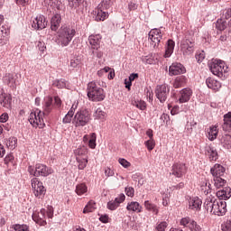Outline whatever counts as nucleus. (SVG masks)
Returning a JSON list of instances; mask_svg holds the SVG:
<instances>
[{"label": "nucleus", "instance_id": "052dcab7", "mask_svg": "<svg viewBox=\"0 0 231 231\" xmlns=\"http://www.w3.org/2000/svg\"><path fill=\"white\" fill-rule=\"evenodd\" d=\"M118 162L120 165H122V167H124L125 169H128V167H131V162H129L127 160L124 158H120Z\"/></svg>", "mask_w": 231, "mask_h": 231}, {"label": "nucleus", "instance_id": "ddd939ff", "mask_svg": "<svg viewBox=\"0 0 231 231\" xmlns=\"http://www.w3.org/2000/svg\"><path fill=\"white\" fill-rule=\"evenodd\" d=\"M180 50L183 55H192L194 53V42L190 40H184L180 43Z\"/></svg>", "mask_w": 231, "mask_h": 231}, {"label": "nucleus", "instance_id": "0e129e2a", "mask_svg": "<svg viewBox=\"0 0 231 231\" xmlns=\"http://www.w3.org/2000/svg\"><path fill=\"white\" fill-rule=\"evenodd\" d=\"M80 66V60L76 58L70 60V68H79Z\"/></svg>", "mask_w": 231, "mask_h": 231}, {"label": "nucleus", "instance_id": "37998d69", "mask_svg": "<svg viewBox=\"0 0 231 231\" xmlns=\"http://www.w3.org/2000/svg\"><path fill=\"white\" fill-rule=\"evenodd\" d=\"M52 85L54 88H58V89H62L66 88V81L63 79H56L53 81Z\"/></svg>", "mask_w": 231, "mask_h": 231}, {"label": "nucleus", "instance_id": "5701e85b", "mask_svg": "<svg viewBox=\"0 0 231 231\" xmlns=\"http://www.w3.org/2000/svg\"><path fill=\"white\" fill-rule=\"evenodd\" d=\"M126 210H128V212H136L137 214H139L140 212H142V210H143V208L140 205V203L136 201H132L128 202L126 206Z\"/></svg>", "mask_w": 231, "mask_h": 231}, {"label": "nucleus", "instance_id": "aec40b11", "mask_svg": "<svg viewBox=\"0 0 231 231\" xmlns=\"http://www.w3.org/2000/svg\"><path fill=\"white\" fill-rule=\"evenodd\" d=\"M201 205H203V201L198 197L190 198L189 200V208L190 210H201Z\"/></svg>", "mask_w": 231, "mask_h": 231}, {"label": "nucleus", "instance_id": "de8ad7c7", "mask_svg": "<svg viewBox=\"0 0 231 231\" xmlns=\"http://www.w3.org/2000/svg\"><path fill=\"white\" fill-rule=\"evenodd\" d=\"M94 117L97 120H104L106 118V112H104L101 108H97L95 111Z\"/></svg>", "mask_w": 231, "mask_h": 231}, {"label": "nucleus", "instance_id": "864d4df0", "mask_svg": "<svg viewBox=\"0 0 231 231\" xmlns=\"http://www.w3.org/2000/svg\"><path fill=\"white\" fill-rule=\"evenodd\" d=\"M182 87H183V78H176L173 83V88H175V89H178V88H182Z\"/></svg>", "mask_w": 231, "mask_h": 231}, {"label": "nucleus", "instance_id": "c03bdc74", "mask_svg": "<svg viewBox=\"0 0 231 231\" xmlns=\"http://www.w3.org/2000/svg\"><path fill=\"white\" fill-rule=\"evenodd\" d=\"M226 26H227L226 22L222 19L217 20L216 23V28L219 32H223V30H226Z\"/></svg>", "mask_w": 231, "mask_h": 231}, {"label": "nucleus", "instance_id": "dca6fc26", "mask_svg": "<svg viewBox=\"0 0 231 231\" xmlns=\"http://www.w3.org/2000/svg\"><path fill=\"white\" fill-rule=\"evenodd\" d=\"M169 71L171 76H174L181 75L185 73L187 70L185 69V67L181 63H173L170 66Z\"/></svg>", "mask_w": 231, "mask_h": 231}, {"label": "nucleus", "instance_id": "f257e3e1", "mask_svg": "<svg viewBox=\"0 0 231 231\" xmlns=\"http://www.w3.org/2000/svg\"><path fill=\"white\" fill-rule=\"evenodd\" d=\"M204 208L214 216H225L226 214V202L214 197H208L205 199Z\"/></svg>", "mask_w": 231, "mask_h": 231}, {"label": "nucleus", "instance_id": "20e7f679", "mask_svg": "<svg viewBox=\"0 0 231 231\" xmlns=\"http://www.w3.org/2000/svg\"><path fill=\"white\" fill-rule=\"evenodd\" d=\"M28 172L35 178H39V176L47 178L50 174H53V170L46 166V164L37 163L35 166H29Z\"/></svg>", "mask_w": 231, "mask_h": 231}, {"label": "nucleus", "instance_id": "774afa93", "mask_svg": "<svg viewBox=\"0 0 231 231\" xmlns=\"http://www.w3.org/2000/svg\"><path fill=\"white\" fill-rule=\"evenodd\" d=\"M45 214L49 217V219H51V217H53V207L49 206L47 208V211H45Z\"/></svg>", "mask_w": 231, "mask_h": 231}, {"label": "nucleus", "instance_id": "2f4dec72", "mask_svg": "<svg viewBox=\"0 0 231 231\" xmlns=\"http://www.w3.org/2000/svg\"><path fill=\"white\" fill-rule=\"evenodd\" d=\"M220 143L224 149H231V135H223L220 139Z\"/></svg>", "mask_w": 231, "mask_h": 231}, {"label": "nucleus", "instance_id": "a211bd4d", "mask_svg": "<svg viewBox=\"0 0 231 231\" xmlns=\"http://www.w3.org/2000/svg\"><path fill=\"white\" fill-rule=\"evenodd\" d=\"M0 98V104L3 106V107H5L6 109H12V96L5 93V90L2 89Z\"/></svg>", "mask_w": 231, "mask_h": 231}, {"label": "nucleus", "instance_id": "bb28decb", "mask_svg": "<svg viewBox=\"0 0 231 231\" xmlns=\"http://www.w3.org/2000/svg\"><path fill=\"white\" fill-rule=\"evenodd\" d=\"M206 84L209 89H213L214 91H217L221 88V83L212 78H208Z\"/></svg>", "mask_w": 231, "mask_h": 231}, {"label": "nucleus", "instance_id": "1a4fd4ad", "mask_svg": "<svg viewBox=\"0 0 231 231\" xmlns=\"http://www.w3.org/2000/svg\"><path fill=\"white\" fill-rule=\"evenodd\" d=\"M170 91H171V88L166 84L158 85L156 87L155 95L158 100H160L162 104H163V102L167 100V97H169Z\"/></svg>", "mask_w": 231, "mask_h": 231}, {"label": "nucleus", "instance_id": "39448f33", "mask_svg": "<svg viewBox=\"0 0 231 231\" xmlns=\"http://www.w3.org/2000/svg\"><path fill=\"white\" fill-rule=\"evenodd\" d=\"M91 122V114L88 110H81L76 113L72 120L75 127H84Z\"/></svg>", "mask_w": 231, "mask_h": 231}, {"label": "nucleus", "instance_id": "c85d7f7f", "mask_svg": "<svg viewBox=\"0 0 231 231\" xmlns=\"http://www.w3.org/2000/svg\"><path fill=\"white\" fill-rule=\"evenodd\" d=\"M174 46H175L174 41L168 40L165 47V54H164L165 59H169V57H171V55L174 53Z\"/></svg>", "mask_w": 231, "mask_h": 231}, {"label": "nucleus", "instance_id": "72a5a7b5", "mask_svg": "<svg viewBox=\"0 0 231 231\" xmlns=\"http://www.w3.org/2000/svg\"><path fill=\"white\" fill-rule=\"evenodd\" d=\"M105 9H101L97 7V12L96 15V21H106L107 17H109V13L104 11Z\"/></svg>", "mask_w": 231, "mask_h": 231}, {"label": "nucleus", "instance_id": "b1692460", "mask_svg": "<svg viewBox=\"0 0 231 231\" xmlns=\"http://www.w3.org/2000/svg\"><path fill=\"white\" fill-rule=\"evenodd\" d=\"M60 21H62L60 14H57L52 16L51 20V30H52V32H57V30H59V26H60Z\"/></svg>", "mask_w": 231, "mask_h": 231}, {"label": "nucleus", "instance_id": "a18cd8bd", "mask_svg": "<svg viewBox=\"0 0 231 231\" xmlns=\"http://www.w3.org/2000/svg\"><path fill=\"white\" fill-rule=\"evenodd\" d=\"M201 192L205 194V196H208L212 192V188H210V182H206L205 184H202L201 186Z\"/></svg>", "mask_w": 231, "mask_h": 231}, {"label": "nucleus", "instance_id": "49530a36", "mask_svg": "<svg viewBox=\"0 0 231 231\" xmlns=\"http://www.w3.org/2000/svg\"><path fill=\"white\" fill-rule=\"evenodd\" d=\"M11 228L14 231H30V229L28 228V226L26 225H21V224H14L11 226Z\"/></svg>", "mask_w": 231, "mask_h": 231}, {"label": "nucleus", "instance_id": "ea45409f", "mask_svg": "<svg viewBox=\"0 0 231 231\" xmlns=\"http://www.w3.org/2000/svg\"><path fill=\"white\" fill-rule=\"evenodd\" d=\"M6 147H8V149H11L12 151H14V149H15V147H17V138L15 137H10L6 143Z\"/></svg>", "mask_w": 231, "mask_h": 231}, {"label": "nucleus", "instance_id": "f3484780", "mask_svg": "<svg viewBox=\"0 0 231 231\" xmlns=\"http://www.w3.org/2000/svg\"><path fill=\"white\" fill-rule=\"evenodd\" d=\"M190 97H192V89L190 88H183L180 91L179 96V103L185 104L190 100Z\"/></svg>", "mask_w": 231, "mask_h": 231}, {"label": "nucleus", "instance_id": "bf43d9fd", "mask_svg": "<svg viewBox=\"0 0 231 231\" xmlns=\"http://www.w3.org/2000/svg\"><path fill=\"white\" fill-rule=\"evenodd\" d=\"M36 46L38 50L42 51V53H44V51H46V43H44V42H37Z\"/></svg>", "mask_w": 231, "mask_h": 231}, {"label": "nucleus", "instance_id": "58836bf2", "mask_svg": "<svg viewBox=\"0 0 231 231\" xmlns=\"http://www.w3.org/2000/svg\"><path fill=\"white\" fill-rule=\"evenodd\" d=\"M88 192V186L86 184H79L76 186V194L82 196Z\"/></svg>", "mask_w": 231, "mask_h": 231}, {"label": "nucleus", "instance_id": "5fc2aeb1", "mask_svg": "<svg viewBox=\"0 0 231 231\" xmlns=\"http://www.w3.org/2000/svg\"><path fill=\"white\" fill-rule=\"evenodd\" d=\"M156 143H154V139H149L148 141L145 142V146L147 147L148 151H152Z\"/></svg>", "mask_w": 231, "mask_h": 231}, {"label": "nucleus", "instance_id": "a878e982", "mask_svg": "<svg viewBox=\"0 0 231 231\" xmlns=\"http://www.w3.org/2000/svg\"><path fill=\"white\" fill-rule=\"evenodd\" d=\"M205 152L206 155L208 156L210 162H216V160L218 158L217 151H216L215 148L210 145L206 146Z\"/></svg>", "mask_w": 231, "mask_h": 231}, {"label": "nucleus", "instance_id": "2eb2a0df", "mask_svg": "<svg viewBox=\"0 0 231 231\" xmlns=\"http://www.w3.org/2000/svg\"><path fill=\"white\" fill-rule=\"evenodd\" d=\"M42 114L45 116H48L49 114L51 113V110L53 109V97H45L42 103Z\"/></svg>", "mask_w": 231, "mask_h": 231}, {"label": "nucleus", "instance_id": "9b49d317", "mask_svg": "<svg viewBox=\"0 0 231 231\" xmlns=\"http://www.w3.org/2000/svg\"><path fill=\"white\" fill-rule=\"evenodd\" d=\"M148 37L150 41H152V46L156 48V45L160 44V41H162V31H160V29H152L148 34Z\"/></svg>", "mask_w": 231, "mask_h": 231}, {"label": "nucleus", "instance_id": "cd10ccee", "mask_svg": "<svg viewBox=\"0 0 231 231\" xmlns=\"http://www.w3.org/2000/svg\"><path fill=\"white\" fill-rule=\"evenodd\" d=\"M217 197L221 201H225V199H229L231 197L230 188H226V189H219L217 191Z\"/></svg>", "mask_w": 231, "mask_h": 231}, {"label": "nucleus", "instance_id": "412c9836", "mask_svg": "<svg viewBox=\"0 0 231 231\" xmlns=\"http://www.w3.org/2000/svg\"><path fill=\"white\" fill-rule=\"evenodd\" d=\"M17 80V76L16 74H12V73H6L3 77V81L4 84H6L10 88H14L15 87V82Z\"/></svg>", "mask_w": 231, "mask_h": 231}, {"label": "nucleus", "instance_id": "f704fd0d", "mask_svg": "<svg viewBox=\"0 0 231 231\" xmlns=\"http://www.w3.org/2000/svg\"><path fill=\"white\" fill-rule=\"evenodd\" d=\"M74 154L77 158H88V148L86 147H79L74 151Z\"/></svg>", "mask_w": 231, "mask_h": 231}, {"label": "nucleus", "instance_id": "f8f14e48", "mask_svg": "<svg viewBox=\"0 0 231 231\" xmlns=\"http://www.w3.org/2000/svg\"><path fill=\"white\" fill-rule=\"evenodd\" d=\"M32 26L34 30H44L48 26V21L44 15L40 14L32 21Z\"/></svg>", "mask_w": 231, "mask_h": 231}, {"label": "nucleus", "instance_id": "603ef678", "mask_svg": "<svg viewBox=\"0 0 231 231\" xmlns=\"http://www.w3.org/2000/svg\"><path fill=\"white\" fill-rule=\"evenodd\" d=\"M189 230L191 231H201V226L194 220L191 221L189 225Z\"/></svg>", "mask_w": 231, "mask_h": 231}, {"label": "nucleus", "instance_id": "4d7b16f0", "mask_svg": "<svg viewBox=\"0 0 231 231\" xmlns=\"http://www.w3.org/2000/svg\"><path fill=\"white\" fill-rule=\"evenodd\" d=\"M196 60H198V62H203V60H205V51H199L196 53Z\"/></svg>", "mask_w": 231, "mask_h": 231}, {"label": "nucleus", "instance_id": "4468645a", "mask_svg": "<svg viewBox=\"0 0 231 231\" xmlns=\"http://www.w3.org/2000/svg\"><path fill=\"white\" fill-rule=\"evenodd\" d=\"M32 219L37 225L44 226L46 225V209H41L39 212L32 213Z\"/></svg>", "mask_w": 231, "mask_h": 231}, {"label": "nucleus", "instance_id": "423d86ee", "mask_svg": "<svg viewBox=\"0 0 231 231\" xmlns=\"http://www.w3.org/2000/svg\"><path fill=\"white\" fill-rule=\"evenodd\" d=\"M44 116H46L45 114L41 110L36 109L35 111L31 112L28 121L32 127H39L40 129H42L46 125L44 123Z\"/></svg>", "mask_w": 231, "mask_h": 231}, {"label": "nucleus", "instance_id": "c9c22d12", "mask_svg": "<svg viewBox=\"0 0 231 231\" xmlns=\"http://www.w3.org/2000/svg\"><path fill=\"white\" fill-rule=\"evenodd\" d=\"M78 169L79 171H84L88 166V157H78L77 159Z\"/></svg>", "mask_w": 231, "mask_h": 231}, {"label": "nucleus", "instance_id": "7ed1b4c3", "mask_svg": "<svg viewBox=\"0 0 231 231\" xmlns=\"http://www.w3.org/2000/svg\"><path fill=\"white\" fill-rule=\"evenodd\" d=\"M87 95L92 102H102L106 98V92L98 81H91L88 84Z\"/></svg>", "mask_w": 231, "mask_h": 231}, {"label": "nucleus", "instance_id": "6ab92c4d", "mask_svg": "<svg viewBox=\"0 0 231 231\" xmlns=\"http://www.w3.org/2000/svg\"><path fill=\"white\" fill-rule=\"evenodd\" d=\"M100 41H102V36L100 34H91L88 37V42L92 50H100Z\"/></svg>", "mask_w": 231, "mask_h": 231}, {"label": "nucleus", "instance_id": "09e8293b", "mask_svg": "<svg viewBox=\"0 0 231 231\" xmlns=\"http://www.w3.org/2000/svg\"><path fill=\"white\" fill-rule=\"evenodd\" d=\"M88 146L90 149H95L97 147V134H91V138L88 141Z\"/></svg>", "mask_w": 231, "mask_h": 231}, {"label": "nucleus", "instance_id": "338daca9", "mask_svg": "<svg viewBox=\"0 0 231 231\" xmlns=\"http://www.w3.org/2000/svg\"><path fill=\"white\" fill-rule=\"evenodd\" d=\"M115 201L120 205V203H124L125 201V195L121 193L117 198L115 199Z\"/></svg>", "mask_w": 231, "mask_h": 231}, {"label": "nucleus", "instance_id": "69168bd1", "mask_svg": "<svg viewBox=\"0 0 231 231\" xmlns=\"http://www.w3.org/2000/svg\"><path fill=\"white\" fill-rule=\"evenodd\" d=\"M105 176H106V178H110L111 176H115V171H113L109 167L105 168Z\"/></svg>", "mask_w": 231, "mask_h": 231}, {"label": "nucleus", "instance_id": "7c9ffc66", "mask_svg": "<svg viewBox=\"0 0 231 231\" xmlns=\"http://www.w3.org/2000/svg\"><path fill=\"white\" fill-rule=\"evenodd\" d=\"M8 33H10V30L5 28V26L0 28V46L6 44V35H8Z\"/></svg>", "mask_w": 231, "mask_h": 231}, {"label": "nucleus", "instance_id": "473e14b6", "mask_svg": "<svg viewBox=\"0 0 231 231\" xmlns=\"http://www.w3.org/2000/svg\"><path fill=\"white\" fill-rule=\"evenodd\" d=\"M116 0H102L101 3L97 5V8H100L101 10H109Z\"/></svg>", "mask_w": 231, "mask_h": 231}, {"label": "nucleus", "instance_id": "13d9d810", "mask_svg": "<svg viewBox=\"0 0 231 231\" xmlns=\"http://www.w3.org/2000/svg\"><path fill=\"white\" fill-rule=\"evenodd\" d=\"M192 223V219L189 218V217H184L180 220V225H182V226H186L188 228L190 227V224Z\"/></svg>", "mask_w": 231, "mask_h": 231}, {"label": "nucleus", "instance_id": "e2e57ef3", "mask_svg": "<svg viewBox=\"0 0 231 231\" xmlns=\"http://www.w3.org/2000/svg\"><path fill=\"white\" fill-rule=\"evenodd\" d=\"M125 194L129 198H134V188H133V187L125 188Z\"/></svg>", "mask_w": 231, "mask_h": 231}, {"label": "nucleus", "instance_id": "9d476101", "mask_svg": "<svg viewBox=\"0 0 231 231\" xmlns=\"http://www.w3.org/2000/svg\"><path fill=\"white\" fill-rule=\"evenodd\" d=\"M175 178H183L187 174V165L183 162H176L172 165L171 172Z\"/></svg>", "mask_w": 231, "mask_h": 231}, {"label": "nucleus", "instance_id": "3c124183", "mask_svg": "<svg viewBox=\"0 0 231 231\" xmlns=\"http://www.w3.org/2000/svg\"><path fill=\"white\" fill-rule=\"evenodd\" d=\"M82 2V0H69V6L70 8H79V6H80V3Z\"/></svg>", "mask_w": 231, "mask_h": 231}, {"label": "nucleus", "instance_id": "6e6552de", "mask_svg": "<svg viewBox=\"0 0 231 231\" xmlns=\"http://www.w3.org/2000/svg\"><path fill=\"white\" fill-rule=\"evenodd\" d=\"M32 187L33 189V194L36 198H44V195L46 194V188H44V185L37 177H34L31 180Z\"/></svg>", "mask_w": 231, "mask_h": 231}, {"label": "nucleus", "instance_id": "6e6d98bb", "mask_svg": "<svg viewBox=\"0 0 231 231\" xmlns=\"http://www.w3.org/2000/svg\"><path fill=\"white\" fill-rule=\"evenodd\" d=\"M117 207H120L117 202L115 200H111L107 203V209L108 210H116Z\"/></svg>", "mask_w": 231, "mask_h": 231}, {"label": "nucleus", "instance_id": "c756f323", "mask_svg": "<svg viewBox=\"0 0 231 231\" xmlns=\"http://www.w3.org/2000/svg\"><path fill=\"white\" fill-rule=\"evenodd\" d=\"M144 208L148 210V212H152V214L155 216H158L160 213V208H158V206L155 204L151 203L149 200L144 201Z\"/></svg>", "mask_w": 231, "mask_h": 231}, {"label": "nucleus", "instance_id": "680f3d73", "mask_svg": "<svg viewBox=\"0 0 231 231\" xmlns=\"http://www.w3.org/2000/svg\"><path fill=\"white\" fill-rule=\"evenodd\" d=\"M167 226H168L167 222L163 221V222L157 224L156 230L157 231H165Z\"/></svg>", "mask_w": 231, "mask_h": 231}, {"label": "nucleus", "instance_id": "79ce46f5", "mask_svg": "<svg viewBox=\"0 0 231 231\" xmlns=\"http://www.w3.org/2000/svg\"><path fill=\"white\" fill-rule=\"evenodd\" d=\"M132 104L133 106L137 107V109H141V111H145V109L147 108V104L145 103V101L143 100L134 101Z\"/></svg>", "mask_w": 231, "mask_h": 231}, {"label": "nucleus", "instance_id": "a19ab883", "mask_svg": "<svg viewBox=\"0 0 231 231\" xmlns=\"http://www.w3.org/2000/svg\"><path fill=\"white\" fill-rule=\"evenodd\" d=\"M97 208L96 204L93 200L89 201L83 209V214H89Z\"/></svg>", "mask_w": 231, "mask_h": 231}, {"label": "nucleus", "instance_id": "4c0bfd02", "mask_svg": "<svg viewBox=\"0 0 231 231\" xmlns=\"http://www.w3.org/2000/svg\"><path fill=\"white\" fill-rule=\"evenodd\" d=\"M217 138V126H211L208 131V140L211 142Z\"/></svg>", "mask_w": 231, "mask_h": 231}, {"label": "nucleus", "instance_id": "e433bc0d", "mask_svg": "<svg viewBox=\"0 0 231 231\" xmlns=\"http://www.w3.org/2000/svg\"><path fill=\"white\" fill-rule=\"evenodd\" d=\"M213 181L216 189H221L226 184V180L221 177H213Z\"/></svg>", "mask_w": 231, "mask_h": 231}, {"label": "nucleus", "instance_id": "8fccbe9b", "mask_svg": "<svg viewBox=\"0 0 231 231\" xmlns=\"http://www.w3.org/2000/svg\"><path fill=\"white\" fill-rule=\"evenodd\" d=\"M74 115L72 112H68L62 119L63 124H71Z\"/></svg>", "mask_w": 231, "mask_h": 231}, {"label": "nucleus", "instance_id": "393cba45", "mask_svg": "<svg viewBox=\"0 0 231 231\" xmlns=\"http://www.w3.org/2000/svg\"><path fill=\"white\" fill-rule=\"evenodd\" d=\"M222 129L226 133H231V112L224 115V124L222 125Z\"/></svg>", "mask_w": 231, "mask_h": 231}, {"label": "nucleus", "instance_id": "4be33fe9", "mask_svg": "<svg viewBox=\"0 0 231 231\" xmlns=\"http://www.w3.org/2000/svg\"><path fill=\"white\" fill-rule=\"evenodd\" d=\"M210 172L213 178H221L225 174V167L221 164H215L211 169Z\"/></svg>", "mask_w": 231, "mask_h": 231}, {"label": "nucleus", "instance_id": "0eeeda50", "mask_svg": "<svg viewBox=\"0 0 231 231\" xmlns=\"http://www.w3.org/2000/svg\"><path fill=\"white\" fill-rule=\"evenodd\" d=\"M209 69L213 75L221 78L223 77V73H226L228 67L225 61L221 60H214L209 63Z\"/></svg>", "mask_w": 231, "mask_h": 231}, {"label": "nucleus", "instance_id": "f03ea898", "mask_svg": "<svg viewBox=\"0 0 231 231\" xmlns=\"http://www.w3.org/2000/svg\"><path fill=\"white\" fill-rule=\"evenodd\" d=\"M77 34V31L73 27L63 25L61 26L56 35L55 42L61 48H66L71 44L73 37Z\"/></svg>", "mask_w": 231, "mask_h": 231}]
</instances>
